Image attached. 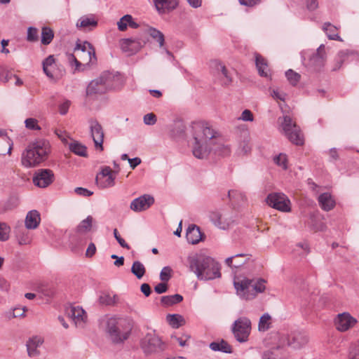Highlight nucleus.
I'll return each instance as SVG.
<instances>
[{
  "mask_svg": "<svg viewBox=\"0 0 359 359\" xmlns=\"http://www.w3.org/2000/svg\"><path fill=\"white\" fill-rule=\"evenodd\" d=\"M189 269L198 280H209L221 276L219 264L212 257L194 255L188 257Z\"/></svg>",
  "mask_w": 359,
  "mask_h": 359,
  "instance_id": "f257e3e1",
  "label": "nucleus"
},
{
  "mask_svg": "<svg viewBox=\"0 0 359 359\" xmlns=\"http://www.w3.org/2000/svg\"><path fill=\"white\" fill-rule=\"evenodd\" d=\"M266 281L263 278L249 279L245 277H235L233 285L236 294L245 300L254 299L257 294L262 293L266 289Z\"/></svg>",
  "mask_w": 359,
  "mask_h": 359,
  "instance_id": "f03ea898",
  "label": "nucleus"
},
{
  "mask_svg": "<svg viewBox=\"0 0 359 359\" xmlns=\"http://www.w3.org/2000/svg\"><path fill=\"white\" fill-rule=\"evenodd\" d=\"M131 330L130 323L126 319L111 318L107 320L106 331L114 343H121L126 340Z\"/></svg>",
  "mask_w": 359,
  "mask_h": 359,
  "instance_id": "7ed1b4c3",
  "label": "nucleus"
},
{
  "mask_svg": "<svg viewBox=\"0 0 359 359\" xmlns=\"http://www.w3.org/2000/svg\"><path fill=\"white\" fill-rule=\"evenodd\" d=\"M48 152V147L45 143L31 144L22 154V164L27 168L36 166L45 161Z\"/></svg>",
  "mask_w": 359,
  "mask_h": 359,
  "instance_id": "20e7f679",
  "label": "nucleus"
},
{
  "mask_svg": "<svg viewBox=\"0 0 359 359\" xmlns=\"http://www.w3.org/2000/svg\"><path fill=\"white\" fill-rule=\"evenodd\" d=\"M281 132L296 145H302L304 142V135L295 121L287 115L278 118Z\"/></svg>",
  "mask_w": 359,
  "mask_h": 359,
  "instance_id": "39448f33",
  "label": "nucleus"
},
{
  "mask_svg": "<svg viewBox=\"0 0 359 359\" xmlns=\"http://www.w3.org/2000/svg\"><path fill=\"white\" fill-rule=\"evenodd\" d=\"M74 52L76 53V56L69 54L68 59L70 62H74L76 67H79L81 63L89 65L94 64L97 61L95 48L87 41L83 44H77Z\"/></svg>",
  "mask_w": 359,
  "mask_h": 359,
  "instance_id": "423d86ee",
  "label": "nucleus"
},
{
  "mask_svg": "<svg viewBox=\"0 0 359 359\" xmlns=\"http://www.w3.org/2000/svg\"><path fill=\"white\" fill-rule=\"evenodd\" d=\"M115 76L109 73L105 72L99 78L93 80L86 88L88 95H97L104 94L108 90L114 88Z\"/></svg>",
  "mask_w": 359,
  "mask_h": 359,
  "instance_id": "0eeeda50",
  "label": "nucleus"
},
{
  "mask_svg": "<svg viewBox=\"0 0 359 359\" xmlns=\"http://www.w3.org/2000/svg\"><path fill=\"white\" fill-rule=\"evenodd\" d=\"M194 140L208 142L212 144L217 139L215 132L208 123L203 121L194 122L191 126Z\"/></svg>",
  "mask_w": 359,
  "mask_h": 359,
  "instance_id": "6e6552de",
  "label": "nucleus"
},
{
  "mask_svg": "<svg viewBox=\"0 0 359 359\" xmlns=\"http://www.w3.org/2000/svg\"><path fill=\"white\" fill-rule=\"evenodd\" d=\"M266 203L271 208L280 212H290L291 202L288 197L283 193H271L266 199Z\"/></svg>",
  "mask_w": 359,
  "mask_h": 359,
  "instance_id": "1a4fd4ad",
  "label": "nucleus"
},
{
  "mask_svg": "<svg viewBox=\"0 0 359 359\" xmlns=\"http://www.w3.org/2000/svg\"><path fill=\"white\" fill-rule=\"evenodd\" d=\"M251 330V322L245 317L239 318L233 325L232 331L235 338L239 342L248 341Z\"/></svg>",
  "mask_w": 359,
  "mask_h": 359,
  "instance_id": "9d476101",
  "label": "nucleus"
},
{
  "mask_svg": "<svg viewBox=\"0 0 359 359\" xmlns=\"http://www.w3.org/2000/svg\"><path fill=\"white\" fill-rule=\"evenodd\" d=\"M163 343L154 332L147 333L141 341V347L146 353H152L161 350Z\"/></svg>",
  "mask_w": 359,
  "mask_h": 359,
  "instance_id": "9b49d317",
  "label": "nucleus"
},
{
  "mask_svg": "<svg viewBox=\"0 0 359 359\" xmlns=\"http://www.w3.org/2000/svg\"><path fill=\"white\" fill-rule=\"evenodd\" d=\"M55 180L53 170L50 169H39L33 176V183L40 188H46L51 184Z\"/></svg>",
  "mask_w": 359,
  "mask_h": 359,
  "instance_id": "f8f14e48",
  "label": "nucleus"
},
{
  "mask_svg": "<svg viewBox=\"0 0 359 359\" xmlns=\"http://www.w3.org/2000/svg\"><path fill=\"white\" fill-rule=\"evenodd\" d=\"M117 172L118 171H113L109 166L103 167L101 172L96 177L97 185L102 189L114 187L115 185V178Z\"/></svg>",
  "mask_w": 359,
  "mask_h": 359,
  "instance_id": "ddd939ff",
  "label": "nucleus"
},
{
  "mask_svg": "<svg viewBox=\"0 0 359 359\" xmlns=\"http://www.w3.org/2000/svg\"><path fill=\"white\" fill-rule=\"evenodd\" d=\"M67 316L72 320L77 327H84L87 322L86 312L79 306H71L66 310Z\"/></svg>",
  "mask_w": 359,
  "mask_h": 359,
  "instance_id": "4468645a",
  "label": "nucleus"
},
{
  "mask_svg": "<svg viewBox=\"0 0 359 359\" xmlns=\"http://www.w3.org/2000/svg\"><path fill=\"white\" fill-rule=\"evenodd\" d=\"M89 128L95 149L102 151L104 135L102 126L97 120L91 119L89 121Z\"/></svg>",
  "mask_w": 359,
  "mask_h": 359,
  "instance_id": "2eb2a0df",
  "label": "nucleus"
},
{
  "mask_svg": "<svg viewBox=\"0 0 359 359\" xmlns=\"http://www.w3.org/2000/svg\"><path fill=\"white\" fill-rule=\"evenodd\" d=\"M357 323V320L352 317L348 312L339 313L334 318V325L336 329L340 332H346L353 327Z\"/></svg>",
  "mask_w": 359,
  "mask_h": 359,
  "instance_id": "dca6fc26",
  "label": "nucleus"
},
{
  "mask_svg": "<svg viewBox=\"0 0 359 359\" xmlns=\"http://www.w3.org/2000/svg\"><path fill=\"white\" fill-rule=\"evenodd\" d=\"M154 203L153 196L144 194L135 198L130 203V208L135 212H142L149 208Z\"/></svg>",
  "mask_w": 359,
  "mask_h": 359,
  "instance_id": "f3484780",
  "label": "nucleus"
},
{
  "mask_svg": "<svg viewBox=\"0 0 359 359\" xmlns=\"http://www.w3.org/2000/svg\"><path fill=\"white\" fill-rule=\"evenodd\" d=\"M119 45L123 52L130 55L137 52L142 46L140 40L131 38L121 39Z\"/></svg>",
  "mask_w": 359,
  "mask_h": 359,
  "instance_id": "a211bd4d",
  "label": "nucleus"
},
{
  "mask_svg": "<svg viewBox=\"0 0 359 359\" xmlns=\"http://www.w3.org/2000/svg\"><path fill=\"white\" fill-rule=\"evenodd\" d=\"M211 145L212 144H209L208 142L205 143V142L195 140L192 149L194 156L199 159H203L208 157L211 151V148H210Z\"/></svg>",
  "mask_w": 359,
  "mask_h": 359,
  "instance_id": "6ab92c4d",
  "label": "nucleus"
},
{
  "mask_svg": "<svg viewBox=\"0 0 359 359\" xmlns=\"http://www.w3.org/2000/svg\"><path fill=\"white\" fill-rule=\"evenodd\" d=\"M308 343V337L301 332L293 333L288 336L287 344L292 348H300Z\"/></svg>",
  "mask_w": 359,
  "mask_h": 359,
  "instance_id": "aec40b11",
  "label": "nucleus"
},
{
  "mask_svg": "<svg viewBox=\"0 0 359 359\" xmlns=\"http://www.w3.org/2000/svg\"><path fill=\"white\" fill-rule=\"evenodd\" d=\"M43 343V339L40 336H34L27 341V349L29 357L38 356L40 353L39 348Z\"/></svg>",
  "mask_w": 359,
  "mask_h": 359,
  "instance_id": "412c9836",
  "label": "nucleus"
},
{
  "mask_svg": "<svg viewBox=\"0 0 359 359\" xmlns=\"http://www.w3.org/2000/svg\"><path fill=\"white\" fill-rule=\"evenodd\" d=\"M318 201L320 207L327 212L332 210L336 205L335 199L329 192L320 194L318 197Z\"/></svg>",
  "mask_w": 359,
  "mask_h": 359,
  "instance_id": "4be33fe9",
  "label": "nucleus"
},
{
  "mask_svg": "<svg viewBox=\"0 0 359 359\" xmlns=\"http://www.w3.org/2000/svg\"><path fill=\"white\" fill-rule=\"evenodd\" d=\"M159 13H165L174 10L178 5V0H153Z\"/></svg>",
  "mask_w": 359,
  "mask_h": 359,
  "instance_id": "5701e85b",
  "label": "nucleus"
},
{
  "mask_svg": "<svg viewBox=\"0 0 359 359\" xmlns=\"http://www.w3.org/2000/svg\"><path fill=\"white\" fill-rule=\"evenodd\" d=\"M203 236V234L201 233L200 228L195 224L189 225L187 229V240L191 244L198 243L202 241Z\"/></svg>",
  "mask_w": 359,
  "mask_h": 359,
  "instance_id": "b1692460",
  "label": "nucleus"
},
{
  "mask_svg": "<svg viewBox=\"0 0 359 359\" xmlns=\"http://www.w3.org/2000/svg\"><path fill=\"white\" fill-rule=\"evenodd\" d=\"M13 142L5 130L0 129V155L11 154Z\"/></svg>",
  "mask_w": 359,
  "mask_h": 359,
  "instance_id": "393cba45",
  "label": "nucleus"
},
{
  "mask_svg": "<svg viewBox=\"0 0 359 359\" xmlns=\"http://www.w3.org/2000/svg\"><path fill=\"white\" fill-rule=\"evenodd\" d=\"M329 50L330 48H326L324 44H321L316 50V71L320 70L325 67Z\"/></svg>",
  "mask_w": 359,
  "mask_h": 359,
  "instance_id": "a878e982",
  "label": "nucleus"
},
{
  "mask_svg": "<svg viewBox=\"0 0 359 359\" xmlns=\"http://www.w3.org/2000/svg\"><path fill=\"white\" fill-rule=\"evenodd\" d=\"M97 26V20L93 15H83L76 22V27L84 30H92Z\"/></svg>",
  "mask_w": 359,
  "mask_h": 359,
  "instance_id": "bb28decb",
  "label": "nucleus"
},
{
  "mask_svg": "<svg viewBox=\"0 0 359 359\" xmlns=\"http://www.w3.org/2000/svg\"><path fill=\"white\" fill-rule=\"evenodd\" d=\"M41 222L40 214L36 210L28 212L25 217V224L27 229H36Z\"/></svg>",
  "mask_w": 359,
  "mask_h": 359,
  "instance_id": "cd10ccee",
  "label": "nucleus"
},
{
  "mask_svg": "<svg viewBox=\"0 0 359 359\" xmlns=\"http://www.w3.org/2000/svg\"><path fill=\"white\" fill-rule=\"evenodd\" d=\"M211 67L217 73H221L223 76V83L229 85L231 82V76L226 67L219 61L214 60L211 62Z\"/></svg>",
  "mask_w": 359,
  "mask_h": 359,
  "instance_id": "c85d7f7f",
  "label": "nucleus"
},
{
  "mask_svg": "<svg viewBox=\"0 0 359 359\" xmlns=\"http://www.w3.org/2000/svg\"><path fill=\"white\" fill-rule=\"evenodd\" d=\"M292 252L294 257L302 260L311 253V248L306 241H302L296 244Z\"/></svg>",
  "mask_w": 359,
  "mask_h": 359,
  "instance_id": "c756f323",
  "label": "nucleus"
},
{
  "mask_svg": "<svg viewBox=\"0 0 359 359\" xmlns=\"http://www.w3.org/2000/svg\"><path fill=\"white\" fill-rule=\"evenodd\" d=\"M249 259V255L238 254L226 258L225 263L230 267L238 268L245 264Z\"/></svg>",
  "mask_w": 359,
  "mask_h": 359,
  "instance_id": "7c9ffc66",
  "label": "nucleus"
},
{
  "mask_svg": "<svg viewBox=\"0 0 359 359\" xmlns=\"http://www.w3.org/2000/svg\"><path fill=\"white\" fill-rule=\"evenodd\" d=\"M118 29L121 32H124L127 29L128 27L137 29L139 27V24L136 22L131 15H125L117 22Z\"/></svg>",
  "mask_w": 359,
  "mask_h": 359,
  "instance_id": "2f4dec72",
  "label": "nucleus"
},
{
  "mask_svg": "<svg viewBox=\"0 0 359 359\" xmlns=\"http://www.w3.org/2000/svg\"><path fill=\"white\" fill-rule=\"evenodd\" d=\"M211 150L215 154L221 156H226L231 154V148L229 145L224 144L221 139H217L213 144Z\"/></svg>",
  "mask_w": 359,
  "mask_h": 359,
  "instance_id": "473e14b6",
  "label": "nucleus"
},
{
  "mask_svg": "<svg viewBox=\"0 0 359 359\" xmlns=\"http://www.w3.org/2000/svg\"><path fill=\"white\" fill-rule=\"evenodd\" d=\"M15 237L20 245H29L32 241L30 233L23 227H19L15 230Z\"/></svg>",
  "mask_w": 359,
  "mask_h": 359,
  "instance_id": "72a5a7b5",
  "label": "nucleus"
},
{
  "mask_svg": "<svg viewBox=\"0 0 359 359\" xmlns=\"http://www.w3.org/2000/svg\"><path fill=\"white\" fill-rule=\"evenodd\" d=\"M255 64L258 73L261 76L267 78L270 76V70L266 60L259 54L255 55Z\"/></svg>",
  "mask_w": 359,
  "mask_h": 359,
  "instance_id": "f704fd0d",
  "label": "nucleus"
},
{
  "mask_svg": "<svg viewBox=\"0 0 359 359\" xmlns=\"http://www.w3.org/2000/svg\"><path fill=\"white\" fill-rule=\"evenodd\" d=\"M351 52L348 50H340L334 58L331 66V72H337L342 67L345 60L349 56Z\"/></svg>",
  "mask_w": 359,
  "mask_h": 359,
  "instance_id": "c9c22d12",
  "label": "nucleus"
},
{
  "mask_svg": "<svg viewBox=\"0 0 359 359\" xmlns=\"http://www.w3.org/2000/svg\"><path fill=\"white\" fill-rule=\"evenodd\" d=\"M43 71L50 79H53V71L55 69V60L53 55H49L42 62Z\"/></svg>",
  "mask_w": 359,
  "mask_h": 359,
  "instance_id": "e433bc0d",
  "label": "nucleus"
},
{
  "mask_svg": "<svg viewBox=\"0 0 359 359\" xmlns=\"http://www.w3.org/2000/svg\"><path fill=\"white\" fill-rule=\"evenodd\" d=\"M323 30L329 39L339 41H343L338 34V28L330 22L324 23Z\"/></svg>",
  "mask_w": 359,
  "mask_h": 359,
  "instance_id": "4c0bfd02",
  "label": "nucleus"
},
{
  "mask_svg": "<svg viewBox=\"0 0 359 359\" xmlns=\"http://www.w3.org/2000/svg\"><path fill=\"white\" fill-rule=\"evenodd\" d=\"M166 320L173 328H179L185 324L184 317L180 314H168L166 316Z\"/></svg>",
  "mask_w": 359,
  "mask_h": 359,
  "instance_id": "58836bf2",
  "label": "nucleus"
},
{
  "mask_svg": "<svg viewBox=\"0 0 359 359\" xmlns=\"http://www.w3.org/2000/svg\"><path fill=\"white\" fill-rule=\"evenodd\" d=\"M69 150L76 155L86 157L87 156V148L79 142L74 141L69 144Z\"/></svg>",
  "mask_w": 359,
  "mask_h": 359,
  "instance_id": "ea45409f",
  "label": "nucleus"
},
{
  "mask_svg": "<svg viewBox=\"0 0 359 359\" xmlns=\"http://www.w3.org/2000/svg\"><path fill=\"white\" fill-rule=\"evenodd\" d=\"M271 323H272V320H271V316L268 313L263 314L260 317L259 320V323H258L259 331H260V332L267 331L268 330L270 329Z\"/></svg>",
  "mask_w": 359,
  "mask_h": 359,
  "instance_id": "a19ab883",
  "label": "nucleus"
},
{
  "mask_svg": "<svg viewBox=\"0 0 359 359\" xmlns=\"http://www.w3.org/2000/svg\"><path fill=\"white\" fill-rule=\"evenodd\" d=\"M183 300L182 295L175 294L173 295L163 296L161 299V304L165 306H170L180 303Z\"/></svg>",
  "mask_w": 359,
  "mask_h": 359,
  "instance_id": "79ce46f5",
  "label": "nucleus"
},
{
  "mask_svg": "<svg viewBox=\"0 0 359 359\" xmlns=\"http://www.w3.org/2000/svg\"><path fill=\"white\" fill-rule=\"evenodd\" d=\"M210 348L214 351H222L224 353H231V346L225 341L222 340L220 342H212Z\"/></svg>",
  "mask_w": 359,
  "mask_h": 359,
  "instance_id": "37998d69",
  "label": "nucleus"
},
{
  "mask_svg": "<svg viewBox=\"0 0 359 359\" xmlns=\"http://www.w3.org/2000/svg\"><path fill=\"white\" fill-rule=\"evenodd\" d=\"M131 272L137 277V278L140 279L144 276L146 269L142 263L140 261H135L132 265Z\"/></svg>",
  "mask_w": 359,
  "mask_h": 359,
  "instance_id": "c03bdc74",
  "label": "nucleus"
},
{
  "mask_svg": "<svg viewBox=\"0 0 359 359\" xmlns=\"http://www.w3.org/2000/svg\"><path fill=\"white\" fill-rule=\"evenodd\" d=\"M93 220V218L91 216H88L78 225L77 231L81 233L89 231L92 226Z\"/></svg>",
  "mask_w": 359,
  "mask_h": 359,
  "instance_id": "a18cd8bd",
  "label": "nucleus"
},
{
  "mask_svg": "<svg viewBox=\"0 0 359 359\" xmlns=\"http://www.w3.org/2000/svg\"><path fill=\"white\" fill-rule=\"evenodd\" d=\"M54 36L53 30L47 27H43L41 31V43L44 45L49 44Z\"/></svg>",
  "mask_w": 359,
  "mask_h": 359,
  "instance_id": "49530a36",
  "label": "nucleus"
},
{
  "mask_svg": "<svg viewBox=\"0 0 359 359\" xmlns=\"http://www.w3.org/2000/svg\"><path fill=\"white\" fill-rule=\"evenodd\" d=\"M148 32L149 34L159 43L160 47H162L165 41L163 34L153 27L149 28Z\"/></svg>",
  "mask_w": 359,
  "mask_h": 359,
  "instance_id": "de8ad7c7",
  "label": "nucleus"
},
{
  "mask_svg": "<svg viewBox=\"0 0 359 359\" xmlns=\"http://www.w3.org/2000/svg\"><path fill=\"white\" fill-rule=\"evenodd\" d=\"M285 76L289 83L292 86H296L300 80L301 76L292 69H288L285 72Z\"/></svg>",
  "mask_w": 359,
  "mask_h": 359,
  "instance_id": "09e8293b",
  "label": "nucleus"
},
{
  "mask_svg": "<svg viewBox=\"0 0 359 359\" xmlns=\"http://www.w3.org/2000/svg\"><path fill=\"white\" fill-rule=\"evenodd\" d=\"M274 163L280 166L283 169L286 170L287 168V156L284 154H280L273 158Z\"/></svg>",
  "mask_w": 359,
  "mask_h": 359,
  "instance_id": "8fccbe9b",
  "label": "nucleus"
},
{
  "mask_svg": "<svg viewBox=\"0 0 359 359\" xmlns=\"http://www.w3.org/2000/svg\"><path fill=\"white\" fill-rule=\"evenodd\" d=\"M10 227L6 223H0V241H6L9 238Z\"/></svg>",
  "mask_w": 359,
  "mask_h": 359,
  "instance_id": "3c124183",
  "label": "nucleus"
},
{
  "mask_svg": "<svg viewBox=\"0 0 359 359\" xmlns=\"http://www.w3.org/2000/svg\"><path fill=\"white\" fill-rule=\"evenodd\" d=\"M228 196L230 199H234L236 201H245L246 198L243 193L237 190H230L228 192Z\"/></svg>",
  "mask_w": 359,
  "mask_h": 359,
  "instance_id": "603ef678",
  "label": "nucleus"
},
{
  "mask_svg": "<svg viewBox=\"0 0 359 359\" xmlns=\"http://www.w3.org/2000/svg\"><path fill=\"white\" fill-rule=\"evenodd\" d=\"M25 127L29 130H39L41 129L38 125V121L33 118H27L25 121Z\"/></svg>",
  "mask_w": 359,
  "mask_h": 359,
  "instance_id": "864d4df0",
  "label": "nucleus"
},
{
  "mask_svg": "<svg viewBox=\"0 0 359 359\" xmlns=\"http://www.w3.org/2000/svg\"><path fill=\"white\" fill-rule=\"evenodd\" d=\"M349 359H359V344H353L349 348Z\"/></svg>",
  "mask_w": 359,
  "mask_h": 359,
  "instance_id": "5fc2aeb1",
  "label": "nucleus"
},
{
  "mask_svg": "<svg viewBox=\"0 0 359 359\" xmlns=\"http://www.w3.org/2000/svg\"><path fill=\"white\" fill-rule=\"evenodd\" d=\"M114 296H111L109 293H103L102 295H100L99 299L100 303L102 304L111 305L114 302Z\"/></svg>",
  "mask_w": 359,
  "mask_h": 359,
  "instance_id": "6e6d98bb",
  "label": "nucleus"
},
{
  "mask_svg": "<svg viewBox=\"0 0 359 359\" xmlns=\"http://www.w3.org/2000/svg\"><path fill=\"white\" fill-rule=\"evenodd\" d=\"M27 311L26 307H15L10 313L11 318L24 317Z\"/></svg>",
  "mask_w": 359,
  "mask_h": 359,
  "instance_id": "4d7b16f0",
  "label": "nucleus"
},
{
  "mask_svg": "<svg viewBox=\"0 0 359 359\" xmlns=\"http://www.w3.org/2000/svg\"><path fill=\"white\" fill-rule=\"evenodd\" d=\"M271 97L276 100L285 101L286 94L278 89H272L270 92Z\"/></svg>",
  "mask_w": 359,
  "mask_h": 359,
  "instance_id": "13d9d810",
  "label": "nucleus"
},
{
  "mask_svg": "<svg viewBox=\"0 0 359 359\" xmlns=\"http://www.w3.org/2000/svg\"><path fill=\"white\" fill-rule=\"evenodd\" d=\"M171 269L169 266H165L162 269L160 273V278L163 282H167L170 278Z\"/></svg>",
  "mask_w": 359,
  "mask_h": 359,
  "instance_id": "bf43d9fd",
  "label": "nucleus"
},
{
  "mask_svg": "<svg viewBox=\"0 0 359 359\" xmlns=\"http://www.w3.org/2000/svg\"><path fill=\"white\" fill-rule=\"evenodd\" d=\"M114 236L116 240L117 241V242L119 243V245L122 248H126L128 250L130 249V246L125 241V240L121 237V236L118 234V230L116 229H114Z\"/></svg>",
  "mask_w": 359,
  "mask_h": 359,
  "instance_id": "052dcab7",
  "label": "nucleus"
},
{
  "mask_svg": "<svg viewBox=\"0 0 359 359\" xmlns=\"http://www.w3.org/2000/svg\"><path fill=\"white\" fill-rule=\"evenodd\" d=\"M38 39V30L34 27H29L27 30V40L34 41Z\"/></svg>",
  "mask_w": 359,
  "mask_h": 359,
  "instance_id": "680f3d73",
  "label": "nucleus"
},
{
  "mask_svg": "<svg viewBox=\"0 0 359 359\" xmlns=\"http://www.w3.org/2000/svg\"><path fill=\"white\" fill-rule=\"evenodd\" d=\"M156 122V116L153 113H149L144 116V123L146 125L152 126L154 125Z\"/></svg>",
  "mask_w": 359,
  "mask_h": 359,
  "instance_id": "e2e57ef3",
  "label": "nucleus"
},
{
  "mask_svg": "<svg viewBox=\"0 0 359 359\" xmlns=\"http://www.w3.org/2000/svg\"><path fill=\"white\" fill-rule=\"evenodd\" d=\"M240 119L244 121H252L254 119V116L251 111L249 109H245L242 114Z\"/></svg>",
  "mask_w": 359,
  "mask_h": 359,
  "instance_id": "0e129e2a",
  "label": "nucleus"
},
{
  "mask_svg": "<svg viewBox=\"0 0 359 359\" xmlns=\"http://www.w3.org/2000/svg\"><path fill=\"white\" fill-rule=\"evenodd\" d=\"M70 101L65 100L59 105V111L62 115H65L67 113L69 108L70 107Z\"/></svg>",
  "mask_w": 359,
  "mask_h": 359,
  "instance_id": "69168bd1",
  "label": "nucleus"
},
{
  "mask_svg": "<svg viewBox=\"0 0 359 359\" xmlns=\"http://www.w3.org/2000/svg\"><path fill=\"white\" fill-rule=\"evenodd\" d=\"M74 191L76 194L82 196H90L93 194V191L83 187H76Z\"/></svg>",
  "mask_w": 359,
  "mask_h": 359,
  "instance_id": "338daca9",
  "label": "nucleus"
},
{
  "mask_svg": "<svg viewBox=\"0 0 359 359\" xmlns=\"http://www.w3.org/2000/svg\"><path fill=\"white\" fill-rule=\"evenodd\" d=\"M9 289V282L5 278L0 276V290L3 292H8Z\"/></svg>",
  "mask_w": 359,
  "mask_h": 359,
  "instance_id": "774afa93",
  "label": "nucleus"
}]
</instances>
